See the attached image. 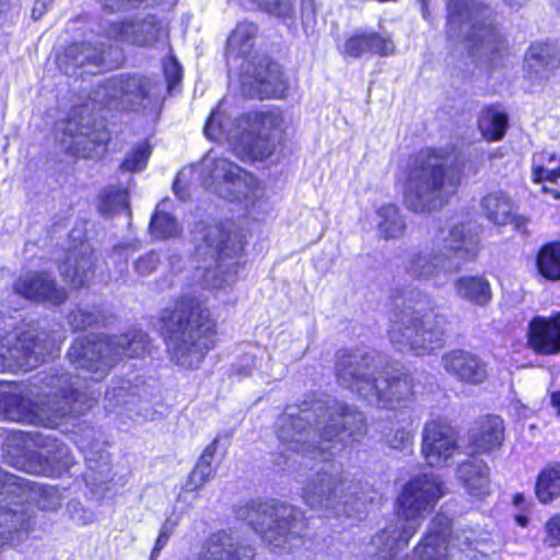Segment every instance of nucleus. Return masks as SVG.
<instances>
[{"instance_id": "obj_13", "label": "nucleus", "mask_w": 560, "mask_h": 560, "mask_svg": "<svg viewBox=\"0 0 560 560\" xmlns=\"http://www.w3.org/2000/svg\"><path fill=\"white\" fill-rule=\"evenodd\" d=\"M236 517L247 522L262 540L279 551H290L305 533L303 513L285 503L248 502L236 510Z\"/></svg>"}, {"instance_id": "obj_40", "label": "nucleus", "mask_w": 560, "mask_h": 560, "mask_svg": "<svg viewBox=\"0 0 560 560\" xmlns=\"http://www.w3.org/2000/svg\"><path fill=\"white\" fill-rule=\"evenodd\" d=\"M376 226L380 236L384 240L398 238L404 235L406 222L398 207L386 203L377 208Z\"/></svg>"}, {"instance_id": "obj_9", "label": "nucleus", "mask_w": 560, "mask_h": 560, "mask_svg": "<svg viewBox=\"0 0 560 560\" xmlns=\"http://www.w3.org/2000/svg\"><path fill=\"white\" fill-rule=\"evenodd\" d=\"M479 242L478 234L470 228L456 224L448 231L447 236H439L432 248L410 253L405 262V270L415 279L448 277L477 257Z\"/></svg>"}, {"instance_id": "obj_6", "label": "nucleus", "mask_w": 560, "mask_h": 560, "mask_svg": "<svg viewBox=\"0 0 560 560\" xmlns=\"http://www.w3.org/2000/svg\"><path fill=\"white\" fill-rule=\"evenodd\" d=\"M283 118L276 112H254L232 120L220 110L209 116L203 132L207 138L226 140L242 161L264 160L275 150V132L281 131Z\"/></svg>"}, {"instance_id": "obj_14", "label": "nucleus", "mask_w": 560, "mask_h": 560, "mask_svg": "<svg viewBox=\"0 0 560 560\" xmlns=\"http://www.w3.org/2000/svg\"><path fill=\"white\" fill-rule=\"evenodd\" d=\"M200 178L206 189L224 199L244 202L247 208H254L262 197V188L253 174L212 150L201 161Z\"/></svg>"}, {"instance_id": "obj_42", "label": "nucleus", "mask_w": 560, "mask_h": 560, "mask_svg": "<svg viewBox=\"0 0 560 560\" xmlns=\"http://www.w3.org/2000/svg\"><path fill=\"white\" fill-rule=\"evenodd\" d=\"M536 497L541 503H549L560 497V464L545 468L537 477Z\"/></svg>"}, {"instance_id": "obj_51", "label": "nucleus", "mask_w": 560, "mask_h": 560, "mask_svg": "<svg viewBox=\"0 0 560 560\" xmlns=\"http://www.w3.org/2000/svg\"><path fill=\"white\" fill-rule=\"evenodd\" d=\"M258 8L260 11L278 19H292L295 15L292 2H258Z\"/></svg>"}, {"instance_id": "obj_12", "label": "nucleus", "mask_w": 560, "mask_h": 560, "mask_svg": "<svg viewBox=\"0 0 560 560\" xmlns=\"http://www.w3.org/2000/svg\"><path fill=\"white\" fill-rule=\"evenodd\" d=\"M446 319L443 315L420 314L411 298L395 299V311L388 331L390 342L399 351H412L416 355H425L444 346Z\"/></svg>"}, {"instance_id": "obj_33", "label": "nucleus", "mask_w": 560, "mask_h": 560, "mask_svg": "<svg viewBox=\"0 0 560 560\" xmlns=\"http://www.w3.org/2000/svg\"><path fill=\"white\" fill-rule=\"evenodd\" d=\"M503 441V420L497 416L481 418L469 435V442L478 453L492 452L499 448Z\"/></svg>"}, {"instance_id": "obj_5", "label": "nucleus", "mask_w": 560, "mask_h": 560, "mask_svg": "<svg viewBox=\"0 0 560 560\" xmlns=\"http://www.w3.org/2000/svg\"><path fill=\"white\" fill-rule=\"evenodd\" d=\"M460 182L457 159L444 150L424 149L409 161L405 203L416 213L440 209Z\"/></svg>"}, {"instance_id": "obj_57", "label": "nucleus", "mask_w": 560, "mask_h": 560, "mask_svg": "<svg viewBox=\"0 0 560 560\" xmlns=\"http://www.w3.org/2000/svg\"><path fill=\"white\" fill-rule=\"evenodd\" d=\"M168 539H170L168 536H165V535H162L159 533L155 545L151 552V560H155L159 557L161 550L166 546Z\"/></svg>"}, {"instance_id": "obj_64", "label": "nucleus", "mask_w": 560, "mask_h": 560, "mask_svg": "<svg viewBox=\"0 0 560 560\" xmlns=\"http://www.w3.org/2000/svg\"><path fill=\"white\" fill-rule=\"evenodd\" d=\"M425 11H427V4H425V2H423V5H422V12H423V14H425Z\"/></svg>"}, {"instance_id": "obj_58", "label": "nucleus", "mask_w": 560, "mask_h": 560, "mask_svg": "<svg viewBox=\"0 0 560 560\" xmlns=\"http://www.w3.org/2000/svg\"><path fill=\"white\" fill-rule=\"evenodd\" d=\"M125 389L122 387L112 388L106 390V398L109 400L116 399V405L125 402Z\"/></svg>"}, {"instance_id": "obj_26", "label": "nucleus", "mask_w": 560, "mask_h": 560, "mask_svg": "<svg viewBox=\"0 0 560 560\" xmlns=\"http://www.w3.org/2000/svg\"><path fill=\"white\" fill-rule=\"evenodd\" d=\"M441 364L451 377L466 385H481L489 376L487 363L477 354L464 349L445 352L441 358Z\"/></svg>"}, {"instance_id": "obj_47", "label": "nucleus", "mask_w": 560, "mask_h": 560, "mask_svg": "<svg viewBox=\"0 0 560 560\" xmlns=\"http://www.w3.org/2000/svg\"><path fill=\"white\" fill-rule=\"evenodd\" d=\"M532 176L536 183L548 182L555 185L556 180L560 178V159H557L555 154H549L546 165H536L533 167Z\"/></svg>"}, {"instance_id": "obj_39", "label": "nucleus", "mask_w": 560, "mask_h": 560, "mask_svg": "<svg viewBox=\"0 0 560 560\" xmlns=\"http://www.w3.org/2000/svg\"><path fill=\"white\" fill-rule=\"evenodd\" d=\"M480 207L489 221L497 225L513 222L514 202L502 191H493L481 199Z\"/></svg>"}, {"instance_id": "obj_61", "label": "nucleus", "mask_w": 560, "mask_h": 560, "mask_svg": "<svg viewBox=\"0 0 560 560\" xmlns=\"http://www.w3.org/2000/svg\"><path fill=\"white\" fill-rule=\"evenodd\" d=\"M542 191L550 194L555 199H560V190L552 186L544 185Z\"/></svg>"}, {"instance_id": "obj_8", "label": "nucleus", "mask_w": 560, "mask_h": 560, "mask_svg": "<svg viewBox=\"0 0 560 560\" xmlns=\"http://www.w3.org/2000/svg\"><path fill=\"white\" fill-rule=\"evenodd\" d=\"M446 35L465 45L480 65L494 66L506 50V40L488 19L480 2H448Z\"/></svg>"}, {"instance_id": "obj_52", "label": "nucleus", "mask_w": 560, "mask_h": 560, "mask_svg": "<svg viewBox=\"0 0 560 560\" xmlns=\"http://www.w3.org/2000/svg\"><path fill=\"white\" fill-rule=\"evenodd\" d=\"M544 528V544L550 548L560 546V513L551 516Z\"/></svg>"}, {"instance_id": "obj_54", "label": "nucleus", "mask_w": 560, "mask_h": 560, "mask_svg": "<svg viewBox=\"0 0 560 560\" xmlns=\"http://www.w3.org/2000/svg\"><path fill=\"white\" fill-rule=\"evenodd\" d=\"M256 357L254 354L245 353L234 364V371L242 377L249 376L257 366Z\"/></svg>"}, {"instance_id": "obj_18", "label": "nucleus", "mask_w": 560, "mask_h": 560, "mask_svg": "<svg viewBox=\"0 0 560 560\" xmlns=\"http://www.w3.org/2000/svg\"><path fill=\"white\" fill-rule=\"evenodd\" d=\"M109 106L122 110H139L159 96L158 83L141 74H120L107 79L102 85Z\"/></svg>"}, {"instance_id": "obj_17", "label": "nucleus", "mask_w": 560, "mask_h": 560, "mask_svg": "<svg viewBox=\"0 0 560 560\" xmlns=\"http://www.w3.org/2000/svg\"><path fill=\"white\" fill-rule=\"evenodd\" d=\"M451 520L443 514L434 516L428 533L415 547L411 560H446L448 548H457L462 552L477 550L480 541L472 529H463L451 539Z\"/></svg>"}, {"instance_id": "obj_22", "label": "nucleus", "mask_w": 560, "mask_h": 560, "mask_svg": "<svg viewBox=\"0 0 560 560\" xmlns=\"http://www.w3.org/2000/svg\"><path fill=\"white\" fill-rule=\"evenodd\" d=\"M243 85H249L260 98L280 97L285 84L278 63L268 56L255 55L240 62L238 68Z\"/></svg>"}, {"instance_id": "obj_10", "label": "nucleus", "mask_w": 560, "mask_h": 560, "mask_svg": "<svg viewBox=\"0 0 560 560\" xmlns=\"http://www.w3.org/2000/svg\"><path fill=\"white\" fill-rule=\"evenodd\" d=\"M148 346L149 336L141 330L94 340L78 338L68 351V359L77 370L89 373L91 381L100 382L118 360L141 357Z\"/></svg>"}, {"instance_id": "obj_55", "label": "nucleus", "mask_w": 560, "mask_h": 560, "mask_svg": "<svg viewBox=\"0 0 560 560\" xmlns=\"http://www.w3.org/2000/svg\"><path fill=\"white\" fill-rule=\"evenodd\" d=\"M219 439L215 438L202 452L197 463L212 465L214 455L217 453Z\"/></svg>"}, {"instance_id": "obj_3", "label": "nucleus", "mask_w": 560, "mask_h": 560, "mask_svg": "<svg viewBox=\"0 0 560 560\" xmlns=\"http://www.w3.org/2000/svg\"><path fill=\"white\" fill-rule=\"evenodd\" d=\"M161 323L171 361L197 369L215 342L217 324L210 310L197 298L183 295L162 312Z\"/></svg>"}, {"instance_id": "obj_20", "label": "nucleus", "mask_w": 560, "mask_h": 560, "mask_svg": "<svg viewBox=\"0 0 560 560\" xmlns=\"http://www.w3.org/2000/svg\"><path fill=\"white\" fill-rule=\"evenodd\" d=\"M456 430L442 418L428 420L421 433V454L431 467L448 464L458 451Z\"/></svg>"}, {"instance_id": "obj_46", "label": "nucleus", "mask_w": 560, "mask_h": 560, "mask_svg": "<svg viewBox=\"0 0 560 560\" xmlns=\"http://www.w3.org/2000/svg\"><path fill=\"white\" fill-rule=\"evenodd\" d=\"M150 231L155 238L175 237L179 233V226L175 218L161 209V205L151 219Z\"/></svg>"}, {"instance_id": "obj_27", "label": "nucleus", "mask_w": 560, "mask_h": 560, "mask_svg": "<svg viewBox=\"0 0 560 560\" xmlns=\"http://www.w3.org/2000/svg\"><path fill=\"white\" fill-rule=\"evenodd\" d=\"M527 343L541 355L560 353V311L550 316H534L527 327Z\"/></svg>"}, {"instance_id": "obj_38", "label": "nucleus", "mask_w": 560, "mask_h": 560, "mask_svg": "<svg viewBox=\"0 0 560 560\" xmlns=\"http://www.w3.org/2000/svg\"><path fill=\"white\" fill-rule=\"evenodd\" d=\"M458 298L472 305L486 306L492 299L489 281L480 276L459 277L454 283Z\"/></svg>"}, {"instance_id": "obj_59", "label": "nucleus", "mask_w": 560, "mask_h": 560, "mask_svg": "<svg viewBox=\"0 0 560 560\" xmlns=\"http://www.w3.org/2000/svg\"><path fill=\"white\" fill-rule=\"evenodd\" d=\"M47 11V3L46 2H35L34 8L32 9V18L37 21L40 19L44 13Z\"/></svg>"}, {"instance_id": "obj_31", "label": "nucleus", "mask_w": 560, "mask_h": 560, "mask_svg": "<svg viewBox=\"0 0 560 560\" xmlns=\"http://www.w3.org/2000/svg\"><path fill=\"white\" fill-rule=\"evenodd\" d=\"M163 32L162 24L154 16L141 21L124 22L113 27L121 42L138 46H151L156 43Z\"/></svg>"}, {"instance_id": "obj_30", "label": "nucleus", "mask_w": 560, "mask_h": 560, "mask_svg": "<svg viewBox=\"0 0 560 560\" xmlns=\"http://www.w3.org/2000/svg\"><path fill=\"white\" fill-rule=\"evenodd\" d=\"M338 49L346 58H360L366 52L380 56L392 55L395 51V45L392 39L375 32L355 33Z\"/></svg>"}, {"instance_id": "obj_37", "label": "nucleus", "mask_w": 560, "mask_h": 560, "mask_svg": "<svg viewBox=\"0 0 560 560\" xmlns=\"http://www.w3.org/2000/svg\"><path fill=\"white\" fill-rule=\"evenodd\" d=\"M411 422L398 415L378 422L381 442L392 450L404 451L412 445L413 434Z\"/></svg>"}, {"instance_id": "obj_50", "label": "nucleus", "mask_w": 560, "mask_h": 560, "mask_svg": "<svg viewBox=\"0 0 560 560\" xmlns=\"http://www.w3.org/2000/svg\"><path fill=\"white\" fill-rule=\"evenodd\" d=\"M160 261L159 253L150 250L135 260L133 269L139 276L147 277L156 270Z\"/></svg>"}, {"instance_id": "obj_19", "label": "nucleus", "mask_w": 560, "mask_h": 560, "mask_svg": "<svg viewBox=\"0 0 560 560\" xmlns=\"http://www.w3.org/2000/svg\"><path fill=\"white\" fill-rule=\"evenodd\" d=\"M378 361L374 354L360 350L338 351L335 369L339 385L365 400V394H369L380 373Z\"/></svg>"}, {"instance_id": "obj_1", "label": "nucleus", "mask_w": 560, "mask_h": 560, "mask_svg": "<svg viewBox=\"0 0 560 560\" xmlns=\"http://www.w3.org/2000/svg\"><path fill=\"white\" fill-rule=\"evenodd\" d=\"M278 441L296 455L328 462L368 433L363 413L337 400L304 401L288 407L275 424Z\"/></svg>"}, {"instance_id": "obj_4", "label": "nucleus", "mask_w": 560, "mask_h": 560, "mask_svg": "<svg viewBox=\"0 0 560 560\" xmlns=\"http://www.w3.org/2000/svg\"><path fill=\"white\" fill-rule=\"evenodd\" d=\"M443 494V482L434 474L410 479L396 501L397 516L404 525H390L371 539L370 560H405L400 552Z\"/></svg>"}, {"instance_id": "obj_49", "label": "nucleus", "mask_w": 560, "mask_h": 560, "mask_svg": "<svg viewBox=\"0 0 560 560\" xmlns=\"http://www.w3.org/2000/svg\"><path fill=\"white\" fill-rule=\"evenodd\" d=\"M150 153V149L147 145L137 147L126 155L120 168L124 172H138L143 170Z\"/></svg>"}, {"instance_id": "obj_21", "label": "nucleus", "mask_w": 560, "mask_h": 560, "mask_svg": "<svg viewBox=\"0 0 560 560\" xmlns=\"http://www.w3.org/2000/svg\"><path fill=\"white\" fill-rule=\"evenodd\" d=\"M62 133L69 138V140L62 138L61 141L71 154L90 159L101 155L109 140L108 132L97 128L90 116H81L77 113L65 122Z\"/></svg>"}, {"instance_id": "obj_29", "label": "nucleus", "mask_w": 560, "mask_h": 560, "mask_svg": "<svg viewBox=\"0 0 560 560\" xmlns=\"http://www.w3.org/2000/svg\"><path fill=\"white\" fill-rule=\"evenodd\" d=\"M92 255L93 253L88 244H81L71 250L59 266L63 280L73 288L86 285L94 275Z\"/></svg>"}, {"instance_id": "obj_28", "label": "nucleus", "mask_w": 560, "mask_h": 560, "mask_svg": "<svg viewBox=\"0 0 560 560\" xmlns=\"http://www.w3.org/2000/svg\"><path fill=\"white\" fill-rule=\"evenodd\" d=\"M104 43H74L57 58L59 69L68 77L78 74L82 68H100L105 62Z\"/></svg>"}, {"instance_id": "obj_56", "label": "nucleus", "mask_w": 560, "mask_h": 560, "mask_svg": "<svg viewBox=\"0 0 560 560\" xmlns=\"http://www.w3.org/2000/svg\"><path fill=\"white\" fill-rule=\"evenodd\" d=\"M178 525V517L168 516L161 526L160 534L171 537Z\"/></svg>"}, {"instance_id": "obj_45", "label": "nucleus", "mask_w": 560, "mask_h": 560, "mask_svg": "<svg viewBox=\"0 0 560 560\" xmlns=\"http://www.w3.org/2000/svg\"><path fill=\"white\" fill-rule=\"evenodd\" d=\"M128 200L127 189L109 186L98 197V210L103 215H115L128 210Z\"/></svg>"}, {"instance_id": "obj_16", "label": "nucleus", "mask_w": 560, "mask_h": 560, "mask_svg": "<svg viewBox=\"0 0 560 560\" xmlns=\"http://www.w3.org/2000/svg\"><path fill=\"white\" fill-rule=\"evenodd\" d=\"M32 491L26 479L0 469V548L20 544L26 537L31 516L23 502Z\"/></svg>"}, {"instance_id": "obj_63", "label": "nucleus", "mask_w": 560, "mask_h": 560, "mask_svg": "<svg viewBox=\"0 0 560 560\" xmlns=\"http://www.w3.org/2000/svg\"><path fill=\"white\" fill-rule=\"evenodd\" d=\"M282 457H283V460L282 462L278 460L277 462L278 465H287L288 458H285V456H282Z\"/></svg>"}, {"instance_id": "obj_60", "label": "nucleus", "mask_w": 560, "mask_h": 560, "mask_svg": "<svg viewBox=\"0 0 560 560\" xmlns=\"http://www.w3.org/2000/svg\"><path fill=\"white\" fill-rule=\"evenodd\" d=\"M551 406L556 410L557 416L560 417V390L551 394Z\"/></svg>"}, {"instance_id": "obj_7", "label": "nucleus", "mask_w": 560, "mask_h": 560, "mask_svg": "<svg viewBox=\"0 0 560 560\" xmlns=\"http://www.w3.org/2000/svg\"><path fill=\"white\" fill-rule=\"evenodd\" d=\"M375 492L350 478L334 464L326 463L312 474L302 488V499L311 509L328 515L362 513Z\"/></svg>"}, {"instance_id": "obj_36", "label": "nucleus", "mask_w": 560, "mask_h": 560, "mask_svg": "<svg viewBox=\"0 0 560 560\" xmlns=\"http://www.w3.org/2000/svg\"><path fill=\"white\" fill-rule=\"evenodd\" d=\"M525 63L529 73L544 79L559 67L558 49L550 43H534L525 56Z\"/></svg>"}, {"instance_id": "obj_23", "label": "nucleus", "mask_w": 560, "mask_h": 560, "mask_svg": "<svg viewBox=\"0 0 560 560\" xmlns=\"http://www.w3.org/2000/svg\"><path fill=\"white\" fill-rule=\"evenodd\" d=\"M14 441L23 443V447H38L39 472L46 476H59L73 465V457L67 446L58 443L50 435H44L39 431H19L12 435Z\"/></svg>"}, {"instance_id": "obj_62", "label": "nucleus", "mask_w": 560, "mask_h": 560, "mask_svg": "<svg viewBox=\"0 0 560 560\" xmlns=\"http://www.w3.org/2000/svg\"><path fill=\"white\" fill-rule=\"evenodd\" d=\"M180 179H179V176L176 178V180L174 182V185H173V189L175 191V194L180 198V199H184V196L180 194L179 189H180Z\"/></svg>"}, {"instance_id": "obj_24", "label": "nucleus", "mask_w": 560, "mask_h": 560, "mask_svg": "<svg viewBox=\"0 0 560 560\" xmlns=\"http://www.w3.org/2000/svg\"><path fill=\"white\" fill-rule=\"evenodd\" d=\"M412 387L413 378L408 373L382 375L380 372L365 394V401L378 408H405L412 401Z\"/></svg>"}, {"instance_id": "obj_44", "label": "nucleus", "mask_w": 560, "mask_h": 560, "mask_svg": "<svg viewBox=\"0 0 560 560\" xmlns=\"http://www.w3.org/2000/svg\"><path fill=\"white\" fill-rule=\"evenodd\" d=\"M106 314L97 306H77L68 315V324L73 330H83L89 327L104 326L106 325Z\"/></svg>"}, {"instance_id": "obj_41", "label": "nucleus", "mask_w": 560, "mask_h": 560, "mask_svg": "<svg viewBox=\"0 0 560 560\" xmlns=\"http://www.w3.org/2000/svg\"><path fill=\"white\" fill-rule=\"evenodd\" d=\"M509 117L495 107L485 108L478 119L481 135L489 141L501 140L506 131Z\"/></svg>"}, {"instance_id": "obj_43", "label": "nucleus", "mask_w": 560, "mask_h": 560, "mask_svg": "<svg viewBox=\"0 0 560 560\" xmlns=\"http://www.w3.org/2000/svg\"><path fill=\"white\" fill-rule=\"evenodd\" d=\"M537 268L548 280H560V243H549L537 254Z\"/></svg>"}, {"instance_id": "obj_48", "label": "nucleus", "mask_w": 560, "mask_h": 560, "mask_svg": "<svg viewBox=\"0 0 560 560\" xmlns=\"http://www.w3.org/2000/svg\"><path fill=\"white\" fill-rule=\"evenodd\" d=\"M215 475V470L212 465L197 463L190 472L186 483V491H195L202 488L209 480Z\"/></svg>"}, {"instance_id": "obj_53", "label": "nucleus", "mask_w": 560, "mask_h": 560, "mask_svg": "<svg viewBox=\"0 0 560 560\" xmlns=\"http://www.w3.org/2000/svg\"><path fill=\"white\" fill-rule=\"evenodd\" d=\"M163 68L168 90L172 91L182 81V67L178 61L172 57L164 61Z\"/></svg>"}, {"instance_id": "obj_35", "label": "nucleus", "mask_w": 560, "mask_h": 560, "mask_svg": "<svg viewBox=\"0 0 560 560\" xmlns=\"http://www.w3.org/2000/svg\"><path fill=\"white\" fill-rule=\"evenodd\" d=\"M456 476L469 495L481 499L489 494V467L483 460L472 458L459 464Z\"/></svg>"}, {"instance_id": "obj_32", "label": "nucleus", "mask_w": 560, "mask_h": 560, "mask_svg": "<svg viewBox=\"0 0 560 560\" xmlns=\"http://www.w3.org/2000/svg\"><path fill=\"white\" fill-rule=\"evenodd\" d=\"M257 32L254 23L242 22L236 25L226 40L225 59L229 68L237 69L240 60L249 59Z\"/></svg>"}, {"instance_id": "obj_15", "label": "nucleus", "mask_w": 560, "mask_h": 560, "mask_svg": "<svg viewBox=\"0 0 560 560\" xmlns=\"http://www.w3.org/2000/svg\"><path fill=\"white\" fill-rule=\"evenodd\" d=\"M61 332L46 327H19L0 339V370H31L51 355L61 341Z\"/></svg>"}, {"instance_id": "obj_11", "label": "nucleus", "mask_w": 560, "mask_h": 560, "mask_svg": "<svg viewBox=\"0 0 560 560\" xmlns=\"http://www.w3.org/2000/svg\"><path fill=\"white\" fill-rule=\"evenodd\" d=\"M196 256L202 261L207 285L223 289L236 281L237 257L243 250L241 236L222 224H199L195 230Z\"/></svg>"}, {"instance_id": "obj_25", "label": "nucleus", "mask_w": 560, "mask_h": 560, "mask_svg": "<svg viewBox=\"0 0 560 560\" xmlns=\"http://www.w3.org/2000/svg\"><path fill=\"white\" fill-rule=\"evenodd\" d=\"M13 291L31 301L60 305L68 299L65 288L45 271H30L16 279Z\"/></svg>"}, {"instance_id": "obj_34", "label": "nucleus", "mask_w": 560, "mask_h": 560, "mask_svg": "<svg viewBox=\"0 0 560 560\" xmlns=\"http://www.w3.org/2000/svg\"><path fill=\"white\" fill-rule=\"evenodd\" d=\"M197 560H253V551L248 547L238 546L224 532L212 534Z\"/></svg>"}, {"instance_id": "obj_2", "label": "nucleus", "mask_w": 560, "mask_h": 560, "mask_svg": "<svg viewBox=\"0 0 560 560\" xmlns=\"http://www.w3.org/2000/svg\"><path fill=\"white\" fill-rule=\"evenodd\" d=\"M86 378L63 370L40 373L32 383V398L23 396L22 392H0V417L50 428L57 425L59 419L84 415L100 396Z\"/></svg>"}]
</instances>
